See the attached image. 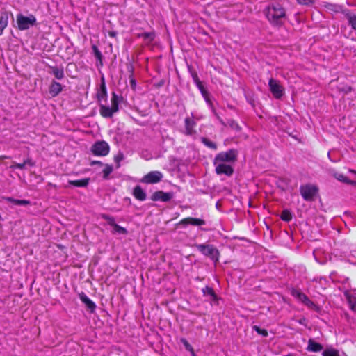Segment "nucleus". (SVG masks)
<instances>
[{"label":"nucleus","instance_id":"obj_1","mask_svg":"<svg viewBox=\"0 0 356 356\" xmlns=\"http://www.w3.org/2000/svg\"><path fill=\"white\" fill-rule=\"evenodd\" d=\"M285 17V10L279 4L270 7L266 13V17L275 26H281L284 23Z\"/></svg>","mask_w":356,"mask_h":356},{"label":"nucleus","instance_id":"obj_2","mask_svg":"<svg viewBox=\"0 0 356 356\" xmlns=\"http://www.w3.org/2000/svg\"><path fill=\"white\" fill-rule=\"evenodd\" d=\"M122 97H119L115 92L112 93L111 106L109 107L102 104H99V113L103 118H111L113 114L119 110V103Z\"/></svg>","mask_w":356,"mask_h":356},{"label":"nucleus","instance_id":"obj_3","mask_svg":"<svg viewBox=\"0 0 356 356\" xmlns=\"http://www.w3.org/2000/svg\"><path fill=\"white\" fill-rule=\"evenodd\" d=\"M195 247L203 255L211 259L215 264L219 261L220 252L212 244H195Z\"/></svg>","mask_w":356,"mask_h":356},{"label":"nucleus","instance_id":"obj_4","mask_svg":"<svg viewBox=\"0 0 356 356\" xmlns=\"http://www.w3.org/2000/svg\"><path fill=\"white\" fill-rule=\"evenodd\" d=\"M17 27L21 31L29 29L31 26H34L37 24V20L33 15L24 16L19 13L17 15Z\"/></svg>","mask_w":356,"mask_h":356},{"label":"nucleus","instance_id":"obj_5","mask_svg":"<svg viewBox=\"0 0 356 356\" xmlns=\"http://www.w3.org/2000/svg\"><path fill=\"white\" fill-rule=\"evenodd\" d=\"M238 152L236 149H231L227 152H222L218 153L213 161V164L216 165V163H224L225 162H234L237 159Z\"/></svg>","mask_w":356,"mask_h":356},{"label":"nucleus","instance_id":"obj_6","mask_svg":"<svg viewBox=\"0 0 356 356\" xmlns=\"http://www.w3.org/2000/svg\"><path fill=\"white\" fill-rule=\"evenodd\" d=\"M109 150V145L104 140L95 142L91 147V152L95 156H106L108 154Z\"/></svg>","mask_w":356,"mask_h":356},{"label":"nucleus","instance_id":"obj_7","mask_svg":"<svg viewBox=\"0 0 356 356\" xmlns=\"http://www.w3.org/2000/svg\"><path fill=\"white\" fill-rule=\"evenodd\" d=\"M268 86L273 97L280 99L284 94V88L280 82L273 78L268 81Z\"/></svg>","mask_w":356,"mask_h":356},{"label":"nucleus","instance_id":"obj_8","mask_svg":"<svg viewBox=\"0 0 356 356\" xmlns=\"http://www.w3.org/2000/svg\"><path fill=\"white\" fill-rule=\"evenodd\" d=\"M163 177V175L160 171H151L143 177L140 182L147 184H156L160 182Z\"/></svg>","mask_w":356,"mask_h":356},{"label":"nucleus","instance_id":"obj_9","mask_svg":"<svg viewBox=\"0 0 356 356\" xmlns=\"http://www.w3.org/2000/svg\"><path fill=\"white\" fill-rule=\"evenodd\" d=\"M173 197L174 193L172 192L166 193L163 191H157L152 195L150 198L152 201H162L163 202H167L170 201Z\"/></svg>","mask_w":356,"mask_h":356},{"label":"nucleus","instance_id":"obj_10","mask_svg":"<svg viewBox=\"0 0 356 356\" xmlns=\"http://www.w3.org/2000/svg\"><path fill=\"white\" fill-rule=\"evenodd\" d=\"M214 165L216 166L215 171L217 175H225L231 177L234 173V168L229 165L218 163Z\"/></svg>","mask_w":356,"mask_h":356},{"label":"nucleus","instance_id":"obj_11","mask_svg":"<svg viewBox=\"0 0 356 356\" xmlns=\"http://www.w3.org/2000/svg\"><path fill=\"white\" fill-rule=\"evenodd\" d=\"M47 67L48 68V73L54 75L56 79L61 80L65 77L63 66H51L47 65Z\"/></svg>","mask_w":356,"mask_h":356},{"label":"nucleus","instance_id":"obj_12","mask_svg":"<svg viewBox=\"0 0 356 356\" xmlns=\"http://www.w3.org/2000/svg\"><path fill=\"white\" fill-rule=\"evenodd\" d=\"M188 225L194 226H202L206 225V222L203 219L189 217L182 219L177 223V225H183L184 227Z\"/></svg>","mask_w":356,"mask_h":356},{"label":"nucleus","instance_id":"obj_13","mask_svg":"<svg viewBox=\"0 0 356 356\" xmlns=\"http://www.w3.org/2000/svg\"><path fill=\"white\" fill-rule=\"evenodd\" d=\"M202 292L204 296H209L211 298V303L218 305L219 297L215 293L213 288L207 286L202 289Z\"/></svg>","mask_w":356,"mask_h":356},{"label":"nucleus","instance_id":"obj_14","mask_svg":"<svg viewBox=\"0 0 356 356\" xmlns=\"http://www.w3.org/2000/svg\"><path fill=\"white\" fill-rule=\"evenodd\" d=\"M79 297L81 302L85 304L88 310H89L90 313H93L96 309L95 303L92 301L83 292L80 293L79 294Z\"/></svg>","mask_w":356,"mask_h":356},{"label":"nucleus","instance_id":"obj_15","mask_svg":"<svg viewBox=\"0 0 356 356\" xmlns=\"http://www.w3.org/2000/svg\"><path fill=\"white\" fill-rule=\"evenodd\" d=\"M97 98L99 102L102 100L106 101L107 99V90L104 76H102L101 79L99 88L97 93Z\"/></svg>","mask_w":356,"mask_h":356},{"label":"nucleus","instance_id":"obj_16","mask_svg":"<svg viewBox=\"0 0 356 356\" xmlns=\"http://www.w3.org/2000/svg\"><path fill=\"white\" fill-rule=\"evenodd\" d=\"M184 124L185 134L186 136H193L196 134V131L194 129L196 122L190 118H186L184 120Z\"/></svg>","mask_w":356,"mask_h":356},{"label":"nucleus","instance_id":"obj_17","mask_svg":"<svg viewBox=\"0 0 356 356\" xmlns=\"http://www.w3.org/2000/svg\"><path fill=\"white\" fill-rule=\"evenodd\" d=\"M132 195L139 201H145L147 198L146 192L139 185H137L134 188Z\"/></svg>","mask_w":356,"mask_h":356},{"label":"nucleus","instance_id":"obj_18","mask_svg":"<svg viewBox=\"0 0 356 356\" xmlns=\"http://www.w3.org/2000/svg\"><path fill=\"white\" fill-rule=\"evenodd\" d=\"M9 14L13 16L12 13L2 11L0 15V35L3 34V30L7 27L8 24Z\"/></svg>","mask_w":356,"mask_h":356},{"label":"nucleus","instance_id":"obj_19","mask_svg":"<svg viewBox=\"0 0 356 356\" xmlns=\"http://www.w3.org/2000/svg\"><path fill=\"white\" fill-rule=\"evenodd\" d=\"M344 296L348 301L350 309L356 312V296L350 291H345Z\"/></svg>","mask_w":356,"mask_h":356},{"label":"nucleus","instance_id":"obj_20","mask_svg":"<svg viewBox=\"0 0 356 356\" xmlns=\"http://www.w3.org/2000/svg\"><path fill=\"white\" fill-rule=\"evenodd\" d=\"M300 194L306 200H312V185L309 184L302 185L300 188Z\"/></svg>","mask_w":356,"mask_h":356},{"label":"nucleus","instance_id":"obj_21","mask_svg":"<svg viewBox=\"0 0 356 356\" xmlns=\"http://www.w3.org/2000/svg\"><path fill=\"white\" fill-rule=\"evenodd\" d=\"M35 164V162L31 158H27L22 163H18L15 161L13 162V165L10 166V168L24 170L25 169L26 165L33 167Z\"/></svg>","mask_w":356,"mask_h":356},{"label":"nucleus","instance_id":"obj_22","mask_svg":"<svg viewBox=\"0 0 356 356\" xmlns=\"http://www.w3.org/2000/svg\"><path fill=\"white\" fill-rule=\"evenodd\" d=\"M62 85L56 81H53L51 83L49 91L52 97H56L62 91Z\"/></svg>","mask_w":356,"mask_h":356},{"label":"nucleus","instance_id":"obj_23","mask_svg":"<svg viewBox=\"0 0 356 356\" xmlns=\"http://www.w3.org/2000/svg\"><path fill=\"white\" fill-rule=\"evenodd\" d=\"M292 295L307 306H309V305L312 304V302L309 300L308 297L298 290L293 289L292 291Z\"/></svg>","mask_w":356,"mask_h":356},{"label":"nucleus","instance_id":"obj_24","mask_svg":"<svg viewBox=\"0 0 356 356\" xmlns=\"http://www.w3.org/2000/svg\"><path fill=\"white\" fill-rule=\"evenodd\" d=\"M90 182V178H85L80 180H69L68 184L75 187H87Z\"/></svg>","mask_w":356,"mask_h":356},{"label":"nucleus","instance_id":"obj_25","mask_svg":"<svg viewBox=\"0 0 356 356\" xmlns=\"http://www.w3.org/2000/svg\"><path fill=\"white\" fill-rule=\"evenodd\" d=\"M92 49L93 54H94L95 57L96 58L97 60L98 61V63H97V66H99V65L102 66L103 65V62H102L103 56H102L101 51L99 50L98 47L95 44H93L92 46Z\"/></svg>","mask_w":356,"mask_h":356},{"label":"nucleus","instance_id":"obj_26","mask_svg":"<svg viewBox=\"0 0 356 356\" xmlns=\"http://www.w3.org/2000/svg\"><path fill=\"white\" fill-rule=\"evenodd\" d=\"M4 200H6L8 202H10L13 203V204L19 206H26L30 204V202L29 200H16L11 197H5Z\"/></svg>","mask_w":356,"mask_h":356},{"label":"nucleus","instance_id":"obj_27","mask_svg":"<svg viewBox=\"0 0 356 356\" xmlns=\"http://www.w3.org/2000/svg\"><path fill=\"white\" fill-rule=\"evenodd\" d=\"M335 179L341 181L343 183H346L350 185H355L356 182L355 181L350 180L346 176L341 173H335L334 175Z\"/></svg>","mask_w":356,"mask_h":356},{"label":"nucleus","instance_id":"obj_28","mask_svg":"<svg viewBox=\"0 0 356 356\" xmlns=\"http://www.w3.org/2000/svg\"><path fill=\"white\" fill-rule=\"evenodd\" d=\"M349 25L353 30H356V15L352 13L346 14Z\"/></svg>","mask_w":356,"mask_h":356},{"label":"nucleus","instance_id":"obj_29","mask_svg":"<svg viewBox=\"0 0 356 356\" xmlns=\"http://www.w3.org/2000/svg\"><path fill=\"white\" fill-rule=\"evenodd\" d=\"M292 213L289 209H284L281 214L280 215V218L285 222H289L292 220Z\"/></svg>","mask_w":356,"mask_h":356},{"label":"nucleus","instance_id":"obj_30","mask_svg":"<svg viewBox=\"0 0 356 356\" xmlns=\"http://www.w3.org/2000/svg\"><path fill=\"white\" fill-rule=\"evenodd\" d=\"M156 34L154 31L144 32L143 40L147 44H149L155 38Z\"/></svg>","mask_w":356,"mask_h":356},{"label":"nucleus","instance_id":"obj_31","mask_svg":"<svg viewBox=\"0 0 356 356\" xmlns=\"http://www.w3.org/2000/svg\"><path fill=\"white\" fill-rule=\"evenodd\" d=\"M323 356H339V351L332 347L325 348L323 353Z\"/></svg>","mask_w":356,"mask_h":356},{"label":"nucleus","instance_id":"obj_32","mask_svg":"<svg viewBox=\"0 0 356 356\" xmlns=\"http://www.w3.org/2000/svg\"><path fill=\"white\" fill-rule=\"evenodd\" d=\"M113 228V230L112 231V234H118L127 235L128 234V231L127 230L126 228L120 226L117 223L115 225H114Z\"/></svg>","mask_w":356,"mask_h":356},{"label":"nucleus","instance_id":"obj_33","mask_svg":"<svg viewBox=\"0 0 356 356\" xmlns=\"http://www.w3.org/2000/svg\"><path fill=\"white\" fill-rule=\"evenodd\" d=\"M201 142L204 145H206L207 147L212 149H217V145L211 141L210 140H209L208 138H205V137H202L201 138Z\"/></svg>","mask_w":356,"mask_h":356},{"label":"nucleus","instance_id":"obj_34","mask_svg":"<svg viewBox=\"0 0 356 356\" xmlns=\"http://www.w3.org/2000/svg\"><path fill=\"white\" fill-rule=\"evenodd\" d=\"M180 341L184 345L185 349L186 350L189 351L192 354L193 356H195V352H194L193 348L189 343V342L185 338H181L180 339Z\"/></svg>","mask_w":356,"mask_h":356},{"label":"nucleus","instance_id":"obj_35","mask_svg":"<svg viewBox=\"0 0 356 356\" xmlns=\"http://www.w3.org/2000/svg\"><path fill=\"white\" fill-rule=\"evenodd\" d=\"M113 168L112 165L106 164L105 168L103 170V178L104 179H108L109 175L113 172Z\"/></svg>","mask_w":356,"mask_h":356},{"label":"nucleus","instance_id":"obj_36","mask_svg":"<svg viewBox=\"0 0 356 356\" xmlns=\"http://www.w3.org/2000/svg\"><path fill=\"white\" fill-rule=\"evenodd\" d=\"M227 125L229 126L231 129L239 131L241 130V127L238 125L237 122L234 120L229 119L227 121Z\"/></svg>","mask_w":356,"mask_h":356},{"label":"nucleus","instance_id":"obj_37","mask_svg":"<svg viewBox=\"0 0 356 356\" xmlns=\"http://www.w3.org/2000/svg\"><path fill=\"white\" fill-rule=\"evenodd\" d=\"M102 218L106 220L107 223L111 227H113L114 225L116 224L114 217L109 216L108 214H102Z\"/></svg>","mask_w":356,"mask_h":356},{"label":"nucleus","instance_id":"obj_38","mask_svg":"<svg viewBox=\"0 0 356 356\" xmlns=\"http://www.w3.org/2000/svg\"><path fill=\"white\" fill-rule=\"evenodd\" d=\"M124 158V154L122 152H118V154L115 156L114 161L116 163L117 165L116 168H119L120 167V162L122 161Z\"/></svg>","mask_w":356,"mask_h":356},{"label":"nucleus","instance_id":"obj_39","mask_svg":"<svg viewBox=\"0 0 356 356\" xmlns=\"http://www.w3.org/2000/svg\"><path fill=\"white\" fill-rule=\"evenodd\" d=\"M253 330L256 331L259 334L262 335L263 337H266L268 336V331L265 329H261L257 325H254L252 327Z\"/></svg>","mask_w":356,"mask_h":356},{"label":"nucleus","instance_id":"obj_40","mask_svg":"<svg viewBox=\"0 0 356 356\" xmlns=\"http://www.w3.org/2000/svg\"><path fill=\"white\" fill-rule=\"evenodd\" d=\"M196 86H197V87L198 88V89L200 90V92H201V94H202V96H205V95H207V92H209L207 91V90L204 88V85H203L202 82V83H200V85H197Z\"/></svg>","mask_w":356,"mask_h":356},{"label":"nucleus","instance_id":"obj_41","mask_svg":"<svg viewBox=\"0 0 356 356\" xmlns=\"http://www.w3.org/2000/svg\"><path fill=\"white\" fill-rule=\"evenodd\" d=\"M323 346L318 343L313 341V352H318L323 350Z\"/></svg>","mask_w":356,"mask_h":356},{"label":"nucleus","instance_id":"obj_42","mask_svg":"<svg viewBox=\"0 0 356 356\" xmlns=\"http://www.w3.org/2000/svg\"><path fill=\"white\" fill-rule=\"evenodd\" d=\"M191 75H192L193 80L196 86L200 85V83H202V81L200 80V79L197 76V74L195 72H192Z\"/></svg>","mask_w":356,"mask_h":356},{"label":"nucleus","instance_id":"obj_43","mask_svg":"<svg viewBox=\"0 0 356 356\" xmlns=\"http://www.w3.org/2000/svg\"><path fill=\"white\" fill-rule=\"evenodd\" d=\"M204 99V100L206 101V102L211 107L213 108V103L210 99V97H209V93L207 92V95L205 96H202Z\"/></svg>","mask_w":356,"mask_h":356},{"label":"nucleus","instance_id":"obj_44","mask_svg":"<svg viewBox=\"0 0 356 356\" xmlns=\"http://www.w3.org/2000/svg\"><path fill=\"white\" fill-rule=\"evenodd\" d=\"M298 3L302 5H309L312 0H297Z\"/></svg>","mask_w":356,"mask_h":356},{"label":"nucleus","instance_id":"obj_45","mask_svg":"<svg viewBox=\"0 0 356 356\" xmlns=\"http://www.w3.org/2000/svg\"><path fill=\"white\" fill-rule=\"evenodd\" d=\"M108 34L111 38H116L118 33H117V31H109L108 32Z\"/></svg>","mask_w":356,"mask_h":356},{"label":"nucleus","instance_id":"obj_46","mask_svg":"<svg viewBox=\"0 0 356 356\" xmlns=\"http://www.w3.org/2000/svg\"><path fill=\"white\" fill-rule=\"evenodd\" d=\"M98 165L102 166V165H103V163L101 161H92L90 162V165L92 166V165Z\"/></svg>","mask_w":356,"mask_h":356},{"label":"nucleus","instance_id":"obj_47","mask_svg":"<svg viewBox=\"0 0 356 356\" xmlns=\"http://www.w3.org/2000/svg\"><path fill=\"white\" fill-rule=\"evenodd\" d=\"M130 85H131V88L132 89H135L136 86V80L134 79H131L130 80Z\"/></svg>","mask_w":356,"mask_h":356},{"label":"nucleus","instance_id":"obj_48","mask_svg":"<svg viewBox=\"0 0 356 356\" xmlns=\"http://www.w3.org/2000/svg\"><path fill=\"white\" fill-rule=\"evenodd\" d=\"M312 344L313 342H312V338H309L307 341V350L309 351H312Z\"/></svg>","mask_w":356,"mask_h":356},{"label":"nucleus","instance_id":"obj_49","mask_svg":"<svg viewBox=\"0 0 356 356\" xmlns=\"http://www.w3.org/2000/svg\"><path fill=\"white\" fill-rule=\"evenodd\" d=\"M312 344L313 342H312V338H309L307 341V350L309 351H312Z\"/></svg>","mask_w":356,"mask_h":356},{"label":"nucleus","instance_id":"obj_50","mask_svg":"<svg viewBox=\"0 0 356 356\" xmlns=\"http://www.w3.org/2000/svg\"><path fill=\"white\" fill-rule=\"evenodd\" d=\"M165 83V81L163 80H161L158 83H157V86L158 87H161L164 85Z\"/></svg>","mask_w":356,"mask_h":356},{"label":"nucleus","instance_id":"obj_51","mask_svg":"<svg viewBox=\"0 0 356 356\" xmlns=\"http://www.w3.org/2000/svg\"><path fill=\"white\" fill-rule=\"evenodd\" d=\"M136 37H137V38H143V37H144V33H137V34H136Z\"/></svg>","mask_w":356,"mask_h":356},{"label":"nucleus","instance_id":"obj_52","mask_svg":"<svg viewBox=\"0 0 356 356\" xmlns=\"http://www.w3.org/2000/svg\"><path fill=\"white\" fill-rule=\"evenodd\" d=\"M312 190H313V197H314L315 192L317 191V188L316 186H313Z\"/></svg>","mask_w":356,"mask_h":356},{"label":"nucleus","instance_id":"obj_53","mask_svg":"<svg viewBox=\"0 0 356 356\" xmlns=\"http://www.w3.org/2000/svg\"><path fill=\"white\" fill-rule=\"evenodd\" d=\"M8 159V156H0V161L1 159Z\"/></svg>","mask_w":356,"mask_h":356},{"label":"nucleus","instance_id":"obj_54","mask_svg":"<svg viewBox=\"0 0 356 356\" xmlns=\"http://www.w3.org/2000/svg\"><path fill=\"white\" fill-rule=\"evenodd\" d=\"M312 308H313V310H314V309H315L316 306L314 305V304H313Z\"/></svg>","mask_w":356,"mask_h":356},{"label":"nucleus","instance_id":"obj_55","mask_svg":"<svg viewBox=\"0 0 356 356\" xmlns=\"http://www.w3.org/2000/svg\"><path fill=\"white\" fill-rule=\"evenodd\" d=\"M220 122H221L222 124L225 125V124L223 122V121H222V120H220Z\"/></svg>","mask_w":356,"mask_h":356},{"label":"nucleus","instance_id":"obj_56","mask_svg":"<svg viewBox=\"0 0 356 356\" xmlns=\"http://www.w3.org/2000/svg\"><path fill=\"white\" fill-rule=\"evenodd\" d=\"M286 356H291L290 355H286Z\"/></svg>","mask_w":356,"mask_h":356}]
</instances>
